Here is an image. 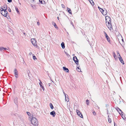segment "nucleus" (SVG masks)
I'll list each match as a JSON object with an SVG mask.
<instances>
[{"label":"nucleus","mask_w":126,"mask_h":126,"mask_svg":"<svg viewBox=\"0 0 126 126\" xmlns=\"http://www.w3.org/2000/svg\"><path fill=\"white\" fill-rule=\"evenodd\" d=\"M65 53L66 54L67 56L68 55V54L67 53V52H65Z\"/></svg>","instance_id":"42"},{"label":"nucleus","mask_w":126,"mask_h":126,"mask_svg":"<svg viewBox=\"0 0 126 126\" xmlns=\"http://www.w3.org/2000/svg\"><path fill=\"white\" fill-rule=\"evenodd\" d=\"M76 112L78 114V115L81 118H83V116H82V114L81 113V112H80L78 110H76Z\"/></svg>","instance_id":"10"},{"label":"nucleus","mask_w":126,"mask_h":126,"mask_svg":"<svg viewBox=\"0 0 126 126\" xmlns=\"http://www.w3.org/2000/svg\"><path fill=\"white\" fill-rule=\"evenodd\" d=\"M15 9L16 11H17V13L18 14L19 13V11H18V8L17 7H15Z\"/></svg>","instance_id":"26"},{"label":"nucleus","mask_w":126,"mask_h":126,"mask_svg":"<svg viewBox=\"0 0 126 126\" xmlns=\"http://www.w3.org/2000/svg\"><path fill=\"white\" fill-rule=\"evenodd\" d=\"M33 59L34 60H36V57H35V56H34V55H33Z\"/></svg>","instance_id":"30"},{"label":"nucleus","mask_w":126,"mask_h":126,"mask_svg":"<svg viewBox=\"0 0 126 126\" xmlns=\"http://www.w3.org/2000/svg\"><path fill=\"white\" fill-rule=\"evenodd\" d=\"M72 24H73V23H72Z\"/></svg>","instance_id":"64"},{"label":"nucleus","mask_w":126,"mask_h":126,"mask_svg":"<svg viewBox=\"0 0 126 126\" xmlns=\"http://www.w3.org/2000/svg\"><path fill=\"white\" fill-rule=\"evenodd\" d=\"M107 13V11L106 10H104V12H103L102 13V14L104 15H106Z\"/></svg>","instance_id":"18"},{"label":"nucleus","mask_w":126,"mask_h":126,"mask_svg":"<svg viewBox=\"0 0 126 126\" xmlns=\"http://www.w3.org/2000/svg\"><path fill=\"white\" fill-rule=\"evenodd\" d=\"M93 114L94 115H96V113L95 111H94L93 112Z\"/></svg>","instance_id":"36"},{"label":"nucleus","mask_w":126,"mask_h":126,"mask_svg":"<svg viewBox=\"0 0 126 126\" xmlns=\"http://www.w3.org/2000/svg\"><path fill=\"white\" fill-rule=\"evenodd\" d=\"M107 114H108V108H107Z\"/></svg>","instance_id":"49"},{"label":"nucleus","mask_w":126,"mask_h":126,"mask_svg":"<svg viewBox=\"0 0 126 126\" xmlns=\"http://www.w3.org/2000/svg\"><path fill=\"white\" fill-rule=\"evenodd\" d=\"M0 10L1 11V13L2 15L5 17H6L8 14V12L6 11L7 10L2 9L1 10L0 8Z\"/></svg>","instance_id":"4"},{"label":"nucleus","mask_w":126,"mask_h":126,"mask_svg":"<svg viewBox=\"0 0 126 126\" xmlns=\"http://www.w3.org/2000/svg\"><path fill=\"white\" fill-rule=\"evenodd\" d=\"M32 53L31 52H30L29 53V54L30 55H32Z\"/></svg>","instance_id":"45"},{"label":"nucleus","mask_w":126,"mask_h":126,"mask_svg":"<svg viewBox=\"0 0 126 126\" xmlns=\"http://www.w3.org/2000/svg\"><path fill=\"white\" fill-rule=\"evenodd\" d=\"M43 0H39V1L41 4H42L43 3V2H42Z\"/></svg>","instance_id":"38"},{"label":"nucleus","mask_w":126,"mask_h":126,"mask_svg":"<svg viewBox=\"0 0 126 126\" xmlns=\"http://www.w3.org/2000/svg\"><path fill=\"white\" fill-rule=\"evenodd\" d=\"M57 19L58 20H59V17H57Z\"/></svg>","instance_id":"54"},{"label":"nucleus","mask_w":126,"mask_h":126,"mask_svg":"<svg viewBox=\"0 0 126 126\" xmlns=\"http://www.w3.org/2000/svg\"><path fill=\"white\" fill-rule=\"evenodd\" d=\"M104 33L105 35V37L107 39V40L109 42H110V41L109 37L108 36V35L105 32H104Z\"/></svg>","instance_id":"11"},{"label":"nucleus","mask_w":126,"mask_h":126,"mask_svg":"<svg viewBox=\"0 0 126 126\" xmlns=\"http://www.w3.org/2000/svg\"><path fill=\"white\" fill-rule=\"evenodd\" d=\"M72 24H73V23H72Z\"/></svg>","instance_id":"63"},{"label":"nucleus","mask_w":126,"mask_h":126,"mask_svg":"<svg viewBox=\"0 0 126 126\" xmlns=\"http://www.w3.org/2000/svg\"><path fill=\"white\" fill-rule=\"evenodd\" d=\"M100 11L102 13L103 12H104V10H103L102 9V8H101V9H100Z\"/></svg>","instance_id":"29"},{"label":"nucleus","mask_w":126,"mask_h":126,"mask_svg":"<svg viewBox=\"0 0 126 126\" xmlns=\"http://www.w3.org/2000/svg\"><path fill=\"white\" fill-rule=\"evenodd\" d=\"M110 18L108 16H106V24L108 28L110 31L113 30L110 21Z\"/></svg>","instance_id":"1"},{"label":"nucleus","mask_w":126,"mask_h":126,"mask_svg":"<svg viewBox=\"0 0 126 126\" xmlns=\"http://www.w3.org/2000/svg\"><path fill=\"white\" fill-rule=\"evenodd\" d=\"M63 69L67 73L69 72V70L68 69L66 68L65 67H63Z\"/></svg>","instance_id":"12"},{"label":"nucleus","mask_w":126,"mask_h":126,"mask_svg":"<svg viewBox=\"0 0 126 126\" xmlns=\"http://www.w3.org/2000/svg\"><path fill=\"white\" fill-rule=\"evenodd\" d=\"M115 109L122 116L123 115V114H122V113H123V112L121 110H120L119 108L117 107L116 108H115Z\"/></svg>","instance_id":"7"},{"label":"nucleus","mask_w":126,"mask_h":126,"mask_svg":"<svg viewBox=\"0 0 126 126\" xmlns=\"http://www.w3.org/2000/svg\"><path fill=\"white\" fill-rule=\"evenodd\" d=\"M73 60L75 62V63L78 64L79 63L78 60V59L76 56L74 57L73 58Z\"/></svg>","instance_id":"8"},{"label":"nucleus","mask_w":126,"mask_h":126,"mask_svg":"<svg viewBox=\"0 0 126 126\" xmlns=\"http://www.w3.org/2000/svg\"><path fill=\"white\" fill-rule=\"evenodd\" d=\"M4 49V47H0V50L1 51Z\"/></svg>","instance_id":"32"},{"label":"nucleus","mask_w":126,"mask_h":126,"mask_svg":"<svg viewBox=\"0 0 126 126\" xmlns=\"http://www.w3.org/2000/svg\"><path fill=\"white\" fill-rule=\"evenodd\" d=\"M113 56L114 58L115 59H116L117 58V56H116V55L115 54V52H113Z\"/></svg>","instance_id":"23"},{"label":"nucleus","mask_w":126,"mask_h":126,"mask_svg":"<svg viewBox=\"0 0 126 126\" xmlns=\"http://www.w3.org/2000/svg\"><path fill=\"white\" fill-rule=\"evenodd\" d=\"M9 9H8V10L10 12H11V10L10 9L9 7Z\"/></svg>","instance_id":"41"},{"label":"nucleus","mask_w":126,"mask_h":126,"mask_svg":"<svg viewBox=\"0 0 126 126\" xmlns=\"http://www.w3.org/2000/svg\"><path fill=\"white\" fill-rule=\"evenodd\" d=\"M123 119L125 120L126 121V118H125V116H123L122 117Z\"/></svg>","instance_id":"34"},{"label":"nucleus","mask_w":126,"mask_h":126,"mask_svg":"<svg viewBox=\"0 0 126 126\" xmlns=\"http://www.w3.org/2000/svg\"><path fill=\"white\" fill-rule=\"evenodd\" d=\"M95 107H98V106L97 105H96L95 106Z\"/></svg>","instance_id":"53"},{"label":"nucleus","mask_w":126,"mask_h":126,"mask_svg":"<svg viewBox=\"0 0 126 126\" xmlns=\"http://www.w3.org/2000/svg\"><path fill=\"white\" fill-rule=\"evenodd\" d=\"M89 0L90 2V3H91V4H92V5H94V3L92 0Z\"/></svg>","instance_id":"20"},{"label":"nucleus","mask_w":126,"mask_h":126,"mask_svg":"<svg viewBox=\"0 0 126 126\" xmlns=\"http://www.w3.org/2000/svg\"><path fill=\"white\" fill-rule=\"evenodd\" d=\"M51 83H48V86H50V85H51Z\"/></svg>","instance_id":"47"},{"label":"nucleus","mask_w":126,"mask_h":126,"mask_svg":"<svg viewBox=\"0 0 126 126\" xmlns=\"http://www.w3.org/2000/svg\"><path fill=\"white\" fill-rule=\"evenodd\" d=\"M39 81H40V82L39 83V85H40V87L42 89L43 91H44V90H45V89L44 87L42 86L43 83L42 82L40 81V80H39Z\"/></svg>","instance_id":"13"},{"label":"nucleus","mask_w":126,"mask_h":126,"mask_svg":"<svg viewBox=\"0 0 126 126\" xmlns=\"http://www.w3.org/2000/svg\"><path fill=\"white\" fill-rule=\"evenodd\" d=\"M61 6H62V7L63 8H64L65 7V6L63 4H61Z\"/></svg>","instance_id":"35"},{"label":"nucleus","mask_w":126,"mask_h":126,"mask_svg":"<svg viewBox=\"0 0 126 126\" xmlns=\"http://www.w3.org/2000/svg\"><path fill=\"white\" fill-rule=\"evenodd\" d=\"M108 122L110 123H111V119L110 118H108Z\"/></svg>","instance_id":"28"},{"label":"nucleus","mask_w":126,"mask_h":126,"mask_svg":"<svg viewBox=\"0 0 126 126\" xmlns=\"http://www.w3.org/2000/svg\"><path fill=\"white\" fill-rule=\"evenodd\" d=\"M67 11H68V12L69 14H72V13H71V10H70V8L67 7Z\"/></svg>","instance_id":"19"},{"label":"nucleus","mask_w":126,"mask_h":126,"mask_svg":"<svg viewBox=\"0 0 126 126\" xmlns=\"http://www.w3.org/2000/svg\"><path fill=\"white\" fill-rule=\"evenodd\" d=\"M122 41H123V39H122Z\"/></svg>","instance_id":"57"},{"label":"nucleus","mask_w":126,"mask_h":126,"mask_svg":"<svg viewBox=\"0 0 126 126\" xmlns=\"http://www.w3.org/2000/svg\"><path fill=\"white\" fill-rule=\"evenodd\" d=\"M61 46L63 49H64L65 48L64 43V42H63L61 44Z\"/></svg>","instance_id":"17"},{"label":"nucleus","mask_w":126,"mask_h":126,"mask_svg":"<svg viewBox=\"0 0 126 126\" xmlns=\"http://www.w3.org/2000/svg\"><path fill=\"white\" fill-rule=\"evenodd\" d=\"M114 93H115V92H114V93H113V94H114Z\"/></svg>","instance_id":"60"},{"label":"nucleus","mask_w":126,"mask_h":126,"mask_svg":"<svg viewBox=\"0 0 126 126\" xmlns=\"http://www.w3.org/2000/svg\"><path fill=\"white\" fill-rule=\"evenodd\" d=\"M9 2H11L12 1V0H7Z\"/></svg>","instance_id":"39"},{"label":"nucleus","mask_w":126,"mask_h":126,"mask_svg":"<svg viewBox=\"0 0 126 126\" xmlns=\"http://www.w3.org/2000/svg\"><path fill=\"white\" fill-rule=\"evenodd\" d=\"M31 5L32 8L33 9L35 8L36 6L35 5H33L32 4H31Z\"/></svg>","instance_id":"21"},{"label":"nucleus","mask_w":126,"mask_h":126,"mask_svg":"<svg viewBox=\"0 0 126 126\" xmlns=\"http://www.w3.org/2000/svg\"><path fill=\"white\" fill-rule=\"evenodd\" d=\"M27 113L29 116H30L31 115L30 113L29 112H27Z\"/></svg>","instance_id":"33"},{"label":"nucleus","mask_w":126,"mask_h":126,"mask_svg":"<svg viewBox=\"0 0 126 126\" xmlns=\"http://www.w3.org/2000/svg\"><path fill=\"white\" fill-rule=\"evenodd\" d=\"M2 7L3 9H4V10L6 9V10H7V6L6 5H4Z\"/></svg>","instance_id":"22"},{"label":"nucleus","mask_w":126,"mask_h":126,"mask_svg":"<svg viewBox=\"0 0 126 126\" xmlns=\"http://www.w3.org/2000/svg\"><path fill=\"white\" fill-rule=\"evenodd\" d=\"M114 93H115V92H114V93H113V94H114Z\"/></svg>","instance_id":"58"},{"label":"nucleus","mask_w":126,"mask_h":126,"mask_svg":"<svg viewBox=\"0 0 126 126\" xmlns=\"http://www.w3.org/2000/svg\"><path fill=\"white\" fill-rule=\"evenodd\" d=\"M63 93L64 94L65 96V95H67L65 94V93H64V92H63Z\"/></svg>","instance_id":"43"},{"label":"nucleus","mask_w":126,"mask_h":126,"mask_svg":"<svg viewBox=\"0 0 126 126\" xmlns=\"http://www.w3.org/2000/svg\"><path fill=\"white\" fill-rule=\"evenodd\" d=\"M4 49H5V50H6V49L7 50L6 48H4Z\"/></svg>","instance_id":"52"},{"label":"nucleus","mask_w":126,"mask_h":126,"mask_svg":"<svg viewBox=\"0 0 126 126\" xmlns=\"http://www.w3.org/2000/svg\"><path fill=\"white\" fill-rule=\"evenodd\" d=\"M19 3L20 5H21V3Z\"/></svg>","instance_id":"61"},{"label":"nucleus","mask_w":126,"mask_h":126,"mask_svg":"<svg viewBox=\"0 0 126 126\" xmlns=\"http://www.w3.org/2000/svg\"><path fill=\"white\" fill-rule=\"evenodd\" d=\"M114 93H115V92H114V93H113V94H114Z\"/></svg>","instance_id":"59"},{"label":"nucleus","mask_w":126,"mask_h":126,"mask_svg":"<svg viewBox=\"0 0 126 126\" xmlns=\"http://www.w3.org/2000/svg\"><path fill=\"white\" fill-rule=\"evenodd\" d=\"M50 106L51 108V109H53V106L51 103H50Z\"/></svg>","instance_id":"25"},{"label":"nucleus","mask_w":126,"mask_h":126,"mask_svg":"<svg viewBox=\"0 0 126 126\" xmlns=\"http://www.w3.org/2000/svg\"><path fill=\"white\" fill-rule=\"evenodd\" d=\"M65 101H66L67 102H69V99L68 97V96L67 95H65Z\"/></svg>","instance_id":"16"},{"label":"nucleus","mask_w":126,"mask_h":126,"mask_svg":"<svg viewBox=\"0 0 126 126\" xmlns=\"http://www.w3.org/2000/svg\"><path fill=\"white\" fill-rule=\"evenodd\" d=\"M31 2L32 3H35V0H31Z\"/></svg>","instance_id":"31"},{"label":"nucleus","mask_w":126,"mask_h":126,"mask_svg":"<svg viewBox=\"0 0 126 126\" xmlns=\"http://www.w3.org/2000/svg\"><path fill=\"white\" fill-rule=\"evenodd\" d=\"M72 24H73V23H72Z\"/></svg>","instance_id":"62"},{"label":"nucleus","mask_w":126,"mask_h":126,"mask_svg":"<svg viewBox=\"0 0 126 126\" xmlns=\"http://www.w3.org/2000/svg\"><path fill=\"white\" fill-rule=\"evenodd\" d=\"M108 118H109V115L108 116Z\"/></svg>","instance_id":"56"},{"label":"nucleus","mask_w":126,"mask_h":126,"mask_svg":"<svg viewBox=\"0 0 126 126\" xmlns=\"http://www.w3.org/2000/svg\"><path fill=\"white\" fill-rule=\"evenodd\" d=\"M114 126H115V122H114ZM116 126H117V125H116Z\"/></svg>","instance_id":"50"},{"label":"nucleus","mask_w":126,"mask_h":126,"mask_svg":"<svg viewBox=\"0 0 126 126\" xmlns=\"http://www.w3.org/2000/svg\"><path fill=\"white\" fill-rule=\"evenodd\" d=\"M77 68H78L79 70L78 71L79 72H80L81 71L80 69H79V67H78V65H77Z\"/></svg>","instance_id":"37"},{"label":"nucleus","mask_w":126,"mask_h":126,"mask_svg":"<svg viewBox=\"0 0 126 126\" xmlns=\"http://www.w3.org/2000/svg\"><path fill=\"white\" fill-rule=\"evenodd\" d=\"M52 23L53 25L57 29H58V27H57V25L56 23L54 22V21H52Z\"/></svg>","instance_id":"15"},{"label":"nucleus","mask_w":126,"mask_h":126,"mask_svg":"<svg viewBox=\"0 0 126 126\" xmlns=\"http://www.w3.org/2000/svg\"><path fill=\"white\" fill-rule=\"evenodd\" d=\"M89 101L88 99L87 100H86V103L88 105H89Z\"/></svg>","instance_id":"27"},{"label":"nucleus","mask_w":126,"mask_h":126,"mask_svg":"<svg viewBox=\"0 0 126 126\" xmlns=\"http://www.w3.org/2000/svg\"><path fill=\"white\" fill-rule=\"evenodd\" d=\"M98 8L99 9V10H100V9H101V8H100L99 7V6H98Z\"/></svg>","instance_id":"46"},{"label":"nucleus","mask_w":126,"mask_h":126,"mask_svg":"<svg viewBox=\"0 0 126 126\" xmlns=\"http://www.w3.org/2000/svg\"><path fill=\"white\" fill-rule=\"evenodd\" d=\"M119 54V56H120L119 57V60L121 62V63L123 64H124V63L123 60L122 58V57L121 56L120 54L118 52V55Z\"/></svg>","instance_id":"9"},{"label":"nucleus","mask_w":126,"mask_h":126,"mask_svg":"<svg viewBox=\"0 0 126 126\" xmlns=\"http://www.w3.org/2000/svg\"><path fill=\"white\" fill-rule=\"evenodd\" d=\"M37 24L38 25H40V23L39 22H37Z\"/></svg>","instance_id":"44"},{"label":"nucleus","mask_w":126,"mask_h":126,"mask_svg":"<svg viewBox=\"0 0 126 126\" xmlns=\"http://www.w3.org/2000/svg\"><path fill=\"white\" fill-rule=\"evenodd\" d=\"M14 74L15 75V77L16 78H18V72L17 70L16 69H15L14 70Z\"/></svg>","instance_id":"6"},{"label":"nucleus","mask_w":126,"mask_h":126,"mask_svg":"<svg viewBox=\"0 0 126 126\" xmlns=\"http://www.w3.org/2000/svg\"><path fill=\"white\" fill-rule=\"evenodd\" d=\"M50 115H52L53 117H54L55 115V113L54 111H53L50 112Z\"/></svg>","instance_id":"14"},{"label":"nucleus","mask_w":126,"mask_h":126,"mask_svg":"<svg viewBox=\"0 0 126 126\" xmlns=\"http://www.w3.org/2000/svg\"><path fill=\"white\" fill-rule=\"evenodd\" d=\"M11 115H14V116H16V114H14V113H12L11 114Z\"/></svg>","instance_id":"40"},{"label":"nucleus","mask_w":126,"mask_h":126,"mask_svg":"<svg viewBox=\"0 0 126 126\" xmlns=\"http://www.w3.org/2000/svg\"><path fill=\"white\" fill-rule=\"evenodd\" d=\"M110 18L108 16H106V24L108 28L110 31L113 30L110 21Z\"/></svg>","instance_id":"2"},{"label":"nucleus","mask_w":126,"mask_h":126,"mask_svg":"<svg viewBox=\"0 0 126 126\" xmlns=\"http://www.w3.org/2000/svg\"><path fill=\"white\" fill-rule=\"evenodd\" d=\"M31 122L32 124L35 126H38V125L37 119L34 117H32L31 119Z\"/></svg>","instance_id":"3"},{"label":"nucleus","mask_w":126,"mask_h":126,"mask_svg":"<svg viewBox=\"0 0 126 126\" xmlns=\"http://www.w3.org/2000/svg\"><path fill=\"white\" fill-rule=\"evenodd\" d=\"M31 41L32 44L34 46H37V41L35 39H32Z\"/></svg>","instance_id":"5"},{"label":"nucleus","mask_w":126,"mask_h":126,"mask_svg":"<svg viewBox=\"0 0 126 126\" xmlns=\"http://www.w3.org/2000/svg\"><path fill=\"white\" fill-rule=\"evenodd\" d=\"M23 34H24L25 35H26V34L25 33H23Z\"/></svg>","instance_id":"51"},{"label":"nucleus","mask_w":126,"mask_h":126,"mask_svg":"<svg viewBox=\"0 0 126 126\" xmlns=\"http://www.w3.org/2000/svg\"><path fill=\"white\" fill-rule=\"evenodd\" d=\"M14 102L16 104L17 103V98H16L14 100Z\"/></svg>","instance_id":"24"},{"label":"nucleus","mask_w":126,"mask_h":126,"mask_svg":"<svg viewBox=\"0 0 126 126\" xmlns=\"http://www.w3.org/2000/svg\"><path fill=\"white\" fill-rule=\"evenodd\" d=\"M108 105L107 104V105H106V107H108Z\"/></svg>","instance_id":"48"},{"label":"nucleus","mask_w":126,"mask_h":126,"mask_svg":"<svg viewBox=\"0 0 126 126\" xmlns=\"http://www.w3.org/2000/svg\"><path fill=\"white\" fill-rule=\"evenodd\" d=\"M3 8H1V9H2H2H3Z\"/></svg>","instance_id":"55"}]
</instances>
